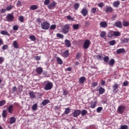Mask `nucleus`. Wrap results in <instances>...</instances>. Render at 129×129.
Returning a JSON list of instances; mask_svg holds the SVG:
<instances>
[{
  "label": "nucleus",
  "instance_id": "1",
  "mask_svg": "<svg viewBox=\"0 0 129 129\" xmlns=\"http://www.w3.org/2000/svg\"><path fill=\"white\" fill-rule=\"evenodd\" d=\"M41 27L42 30H48L50 28V23L47 21L44 22L41 24Z\"/></svg>",
  "mask_w": 129,
  "mask_h": 129
},
{
  "label": "nucleus",
  "instance_id": "2",
  "mask_svg": "<svg viewBox=\"0 0 129 129\" xmlns=\"http://www.w3.org/2000/svg\"><path fill=\"white\" fill-rule=\"evenodd\" d=\"M69 29H70V24H66L62 29V33L64 34H67L69 32Z\"/></svg>",
  "mask_w": 129,
  "mask_h": 129
},
{
  "label": "nucleus",
  "instance_id": "3",
  "mask_svg": "<svg viewBox=\"0 0 129 129\" xmlns=\"http://www.w3.org/2000/svg\"><path fill=\"white\" fill-rule=\"evenodd\" d=\"M125 107L123 105H120L117 108V112L119 114H122L124 112Z\"/></svg>",
  "mask_w": 129,
  "mask_h": 129
},
{
  "label": "nucleus",
  "instance_id": "4",
  "mask_svg": "<svg viewBox=\"0 0 129 129\" xmlns=\"http://www.w3.org/2000/svg\"><path fill=\"white\" fill-rule=\"evenodd\" d=\"M14 19L15 17L14 16V15H13L12 14H9L6 16V20L7 22H13Z\"/></svg>",
  "mask_w": 129,
  "mask_h": 129
},
{
  "label": "nucleus",
  "instance_id": "5",
  "mask_svg": "<svg viewBox=\"0 0 129 129\" xmlns=\"http://www.w3.org/2000/svg\"><path fill=\"white\" fill-rule=\"evenodd\" d=\"M52 88H53V84L50 82H48L44 87L45 90H51Z\"/></svg>",
  "mask_w": 129,
  "mask_h": 129
},
{
  "label": "nucleus",
  "instance_id": "6",
  "mask_svg": "<svg viewBox=\"0 0 129 129\" xmlns=\"http://www.w3.org/2000/svg\"><path fill=\"white\" fill-rule=\"evenodd\" d=\"M90 40L87 39L84 41L83 47L84 49H88L89 46L90 45Z\"/></svg>",
  "mask_w": 129,
  "mask_h": 129
},
{
  "label": "nucleus",
  "instance_id": "7",
  "mask_svg": "<svg viewBox=\"0 0 129 129\" xmlns=\"http://www.w3.org/2000/svg\"><path fill=\"white\" fill-rule=\"evenodd\" d=\"M81 113V111L80 110H76L72 113V114H73V116L74 117H77V116H79V115H80Z\"/></svg>",
  "mask_w": 129,
  "mask_h": 129
},
{
  "label": "nucleus",
  "instance_id": "8",
  "mask_svg": "<svg viewBox=\"0 0 129 129\" xmlns=\"http://www.w3.org/2000/svg\"><path fill=\"white\" fill-rule=\"evenodd\" d=\"M81 13L84 17H86L88 15V10L86 8H83L81 11Z\"/></svg>",
  "mask_w": 129,
  "mask_h": 129
},
{
  "label": "nucleus",
  "instance_id": "9",
  "mask_svg": "<svg viewBox=\"0 0 129 129\" xmlns=\"http://www.w3.org/2000/svg\"><path fill=\"white\" fill-rule=\"evenodd\" d=\"M36 72L37 73V74H39V75H41V74L43 73V68L41 67L36 68Z\"/></svg>",
  "mask_w": 129,
  "mask_h": 129
},
{
  "label": "nucleus",
  "instance_id": "10",
  "mask_svg": "<svg viewBox=\"0 0 129 129\" xmlns=\"http://www.w3.org/2000/svg\"><path fill=\"white\" fill-rule=\"evenodd\" d=\"M100 28H107V23L105 21L101 22L100 23Z\"/></svg>",
  "mask_w": 129,
  "mask_h": 129
},
{
  "label": "nucleus",
  "instance_id": "11",
  "mask_svg": "<svg viewBox=\"0 0 129 129\" xmlns=\"http://www.w3.org/2000/svg\"><path fill=\"white\" fill-rule=\"evenodd\" d=\"M115 26L117 27V28L121 29V28H122V24H121V21H118L115 23Z\"/></svg>",
  "mask_w": 129,
  "mask_h": 129
},
{
  "label": "nucleus",
  "instance_id": "12",
  "mask_svg": "<svg viewBox=\"0 0 129 129\" xmlns=\"http://www.w3.org/2000/svg\"><path fill=\"white\" fill-rule=\"evenodd\" d=\"M125 49L124 48H119L116 51L117 54H121V53H125Z\"/></svg>",
  "mask_w": 129,
  "mask_h": 129
},
{
  "label": "nucleus",
  "instance_id": "13",
  "mask_svg": "<svg viewBox=\"0 0 129 129\" xmlns=\"http://www.w3.org/2000/svg\"><path fill=\"white\" fill-rule=\"evenodd\" d=\"M62 57L64 58H67L68 56H69V50H66L61 55Z\"/></svg>",
  "mask_w": 129,
  "mask_h": 129
},
{
  "label": "nucleus",
  "instance_id": "14",
  "mask_svg": "<svg viewBox=\"0 0 129 129\" xmlns=\"http://www.w3.org/2000/svg\"><path fill=\"white\" fill-rule=\"evenodd\" d=\"M64 43L66 47H68V48L71 47V42H70V40L66 39L64 40Z\"/></svg>",
  "mask_w": 129,
  "mask_h": 129
},
{
  "label": "nucleus",
  "instance_id": "15",
  "mask_svg": "<svg viewBox=\"0 0 129 129\" xmlns=\"http://www.w3.org/2000/svg\"><path fill=\"white\" fill-rule=\"evenodd\" d=\"M113 92H114V93H116L117 92V91L116 90L117 88H118V85L117 84H115L113 86Z\"/></svg>",
  "mask_w": 129,
  "mask_h": 129
},
{
  "label": "nucleus",
  "instance_id": "16",
  "mask_svg": "<svg viewBox=\"0 0 129 129\" xmlns=\"http://www.w3.org/2000/svg\"><path fill=\"white\" fill-rule=\"evenodd\" d=\"M105 12L107 13H112V12H113V9H112V8L111 7H107L105 10Z\"/></svg>",
  "mask_w": 129,
  "mask_h": 129
},
{
  "label": "nucleus",
  "instance_id": "17",
  "mask_svg": "<svg viewBox=\"0 0 129 129\" xmlns=\"http://www.w3.org/2000/svg\"><path fill=\"white\" fill-rule=\"evenodd\" d=\"M56 6V2H54L52 3H51L50 5L48 6V8L49 10H52L53 8H55Z\"/></svg>",
  "mask_w": 129,
  "mask_h": 129
},
{
  "label": "nucleus",
  "instance_id": "18",
  "mask_svg": "<svg viewBox=\"0 0 129 129\" xmlns=\"http://www.w3.org/2000/svg\"><path fill=\"white\" fill-rule=\"evenodd\" d=\"M1 34H2V35H3L4 36H8V37H10V36H11V35L10 34V33H9L8 31L5 30H2L1 32Z\"/></svg>",
  "mask_w": 129,
  "mask_h": 129
},
{
  "label": "nucleus",
  "instance_id": "19",
  "mask_svg": "<svg viewBox=\"0 0 129 129\" xmlns=\"http://www.w3.org/2000/svg\"><path fill=\"white\" fill-rule=\"evenodd\" d=\"M48 103H50V100H49L48 99L44 100L41 102V104H42L43 106H45V105L48 104Z\"/></svg>",
  "mask_w": 129,
  "mask_h": 129
},
{
  "label": "nucleus",
  "instance_id": "20",
  "mask_svg": "<svg viewBox=\"0 0 129 129\" xmlns=\"http://www.w3.org/2000/svg\"><path fill=\"white\" fill-rule=\"evenodd\" d=\"M29 96L31 98L34 99V98H36V95H35V93L33 91L29 92Z\"/></svg>",
  "mask_w": 129,
  "mask_h": 129
},
{
  "label": "nucleus",
  "instance_id": "21",
  "mask_svg": "<svg viewBox=\"0 0 129 129\" xmlns=\"http://www.w3.org/2000/svg\"><path fill=\"white\" fill-rule=\"evenodd\" d=\"M16 119L15 117H11L10 118V124H13L16 122Z\"/></svg>",
  "mask_w": 129,
  "mask_h": 129
},
{
  "label": "nucleus",
  "instance_id": "22",
  "mask_svg": "<svg viewBox=\"0 0 129 129\" xmlns=\"http://www.w3.org/2000/svg\"><path fill=\"white\" fill-rule=\"evenodd\" d=\"M85 80H86L85 77H81L79 80V81L80 83L83 84L85 82Z\"/></svg>",
  "mask_w": 129,
  "mask_h": 129
},
{
  "label": "nucleus",
  "instance_id": "23",
  "mask_svg": "<svg viewBox=\"0 0 129 129\" xmlns=\"http://www.w3.org/2000/svg\"><path fill=\"white\" fill-rule=\"evenodd\" d=\"M96 104H97V101H95L94 102H92L91 103L90 108H95L96 106Z\"/></svg>",
  "mask_w": 129,
  "mask_h": 129
},
{
  "label": "nucleus",
  "instance_id": "24",
  "mask_svg": "<svg viewBox=\"0 0 129 129\" xmlns=\"http://www.w3.org/2000/svg\"><path fill=\"white\" fill-rule=\"evenodd\" d=\"M30 9L31 11H36V10L39 9V7L37 5H32L30 7Z\"/></svg>",
  "mask_w": 129,
  "mask_h": 129
},
{
  "label": "nucleus",
  "instance_id": "25",
  "mask_svg": "<svg viewBox=\"0 0 129 129\" xmlns=\"http://www.w3.org/2000/svg\"><path fill=\"white\" fill-rule=\"evenodd\" d=\"M115 63V60H114V59L112 58L108 62V64L110 65V66H113V65H114Z\"/></svg>",
  "mask_w": 129,
  "mask_h": 129
},
{
  "label": "nucleus",
  "instance_id": "26",
  "mask_svg": "<svg viewBox=\"0 0 129 129\" xmlns=\"http://www.w3.org/2000/svg\"><path fill=\"white\" fill-rule=\"evenodd\" d=\"M120 4V3L119 2V1H115L113 3V6L114 8H117L118 7V6H119Z\"/></svg>",
  "mask_w": 129,
  "mask_h": 129
},
{
  "label": "nucleus",
  "instance_id": "27",
  "mask_svg": "<svg viewBox=\"0 0 129 129\" xmlns=\"http://www.w3.org/2000/svg\"><path fill=\"white\" fill-rule=\"evenodd\" d=\"M13 46L15 49H19V43L17 41H14L13 43Z\"/></svg>",
  "mask_w": 129,
  "mask_h": 129
},
{
  "label": "nucleus",
  "instance_id": "28",
  "mask_svg": "<svg viewBox=\"0 0 129 129\" xmlns=\"http://www.w3.org/2000/svg\"><path fill=\"white\" fill-rule=\"evenodd\" d=\"M98 91L99 94H103L104 92H105V89L102 87H100Z\"/></svg>",
  "mask_w": 129,
  "mask_h": 129
},
{
  "label": "nucleus",
  "instance_id": "29",
  "mask_svg": "<svg viewBox=\"0 0 129 129\" xmlns=\"http://www.w3.org/2000/svg\"><path fill=\"white\" fill-rule=\"evenodd\" d=\"M88 112L87 110H85V109H83L82 111H81V114L82 115V116H84L85 115H86V114H87Z\"/></svg>",
  "mask_w": 129,
  "mask_h": 129
},
{
  "label": "nucleus",
  "instance_id": "30",
  "mask_svg": "<svg viewBox=\"0 0 129 129\" xmlns=\"http://www.w3.org/2000/svg\"><path fill=\"white\" fill-rule=\"evenodd\" d=\"M56 61L58 64H59V65H62V64H63V61H62L61 58L59 57H56Z\"/></svg>",
  "mask_w": 129,
  "mask_h": 129
},
{
  "label": "nucleus",
  "instance_id": "31",
  "mask_svg": "<svg viewBox=\"0 0 129 129\" xmlns=\"http://www.w3.org/2000/svg\"><path fill=\"white\" fill-rule=\"evenodd\" d=\"M100 36L101 38H105L106 37V32L102 31L100 34Z\"/></svg>",
  "mask_w": 129,
  "mask_h": 129
},
{
  "label": "nucleus",
  "instance_id": "32",
  "mask_svg": "<svg viewBox=\"0 0 129 129\" xmlns=\"http://www.w3.org/2000/svg\"><path fill=\"white\" fill-rule=\"evenodd\" d=\"M121 42H122V43H123L124 44H125L126 43H128L129 38H124L123 39L121 40Z\"/></svg>",
  "mask_w": 129,
  "mask_h": 129
},
{
  "label": "nucleus",
  "instance_id": "33",
  "mask_svg": "<svg viewBox=\"0 0 129 129\" xmlns=\"http://www.w3.org/2000/svg\"><path fill=\"white\" fill-rule=\"evenodd\" d=\"M107 36L109 38H112L114 37L113 31H111L108 32Z\"/></svg>",
  "mask_w": 129,
  "mask_h": 129
},
{
  "label": "nucleus",
  "instance_id": "34",
  "mask_svg": "<svg viewBox=\"0 0 129 129\" xmlns=\"http://www.w3.org/2000/svg\"><path fill=\"white\" fill-rule=\"evenodd\" d=\"M79 7H80V4L79 3H75L74 5V8L76 11H77V10L79 9Z\"/></svg>",
  "mask_w": 129,
  "mask_h": 129
},
{
  "label": "nucleus",
  "instance_id": "35",
  "mask_svg": "<svg viewBox=\"0 0 129 129\" xmlns=\"http://www.w3.org/2000/svg\"><path fill=\"white\" fill-rule=\"evenodd\" d=\"M113 35L114 37H119L120 36V32L119 31H113Z\"/></svg>",
  "mask_w": 129,
  "mask_h": 129
},
{
  "label": "nucleus",
  "instance_id": "36",
  "mask_svg": "<svg viewBox=\"0 0 129 129\" xmlns=\"http://www.w3.org/2000/svg\"><path fill=\"white\" fill-rule=\"evenodd\" d=\"M13 105H10L9 106L8 108V111L10 113H13Z\"/></svg>",
  "mask_w": 129,
  "mask_h": 129
},
{
  "label": "nucleus",
  "instance_id": "37",
  "mask_svg": "<svg viewBox=\"0 0 129 129\" xmlns=\"http://www.w3.org/2000/svg\"><path fill=\"white\" fill-rule=\"evenodd\" d=\"M109 45H110V46H114V45H115V44H116V41H115V40H111L109 42Z\"/></svg>",
  "mask_w": 129,
  "mask_h": 129
},
{
  "label": "nucleus",
  "instance_id": "38",
  "mask_svg": "<svg viewBox=\"0 0 129 129\" xmlns=\"http://www.w3.org/2000/svg\"><path fill=\"white\" fill-rule=\"evenodd\" d=\"M7 115H8V114H7V110H4L2 113L3 117H4V118H7Z\"/></svg>",
  "mask_w": 129,
  "mask_h": 129
},
{
  "label": "nucleus",
  "instance_id": "39",
  "mask_svg": "<svg viewBox=\"0 0 129 129\" xmlns=\"http://www.w3.org/2000/svg\"><path fill=\"white\" fill-rule=\"evenodd\" d=\"M123 23V26L124 27H128L129 26V22L126 21H123L122 22Z\"/></svg>",
  "mask_w": 129,
  "mask_h": 129
},
{
  "label": "nucleus",
  "instance_id": "40",
  "mask_svg": "<svg viewBox=\"0 0 129 129\" xmlns=\"http://www.w3.org/2000/svg\"><path fill=\"white\" fill-rule=\"evenodd\" d=\"M79 24H74L73 25V28L74 30H78L79 29Z\"/></svg>",
  "mask_w": 129,
  "mask_h": 129
},
{
  "label": "nucleus",
  "instance_id": "41",
  "mask_svg": "<svg viewBox=\"0 0 129 129\" xmlns=\"http://www.w3.org/2000/svg\"><path fill=\"white\" fill-rule=\"evenodd\" d=\"M38 108V105L37 104H34L33 105L32 107V110H37V108Z\"/></svg>",
  "mask_w": 129,
  "mask_h": 129
},
{
  "label": "nucleus",
  "instance_id": "42",
  "mask_svg": "<svg viewBox=\"0 0 129 129\" xmlns=\"http://www.w3.org/2000/svg\"><path fill=\"white\" fill-rule=\"evenodd\" d=\"M56 37H57V38H59V39H63V38H64V35L60 33H57Z\"/></svg>",
  "mask_w": 129,
  "mask_h": 129
},
{
  "label": "nucleus",
  "instance_id": "43",
  "mask_svg": "<svg viewBox=\"0 0 129 129\" xmlns=\"http://www.w3.org/2000/svg\"><path fill=\"white\" fill-rule=\"evenodd\" d=\"M29 39L31 41H36V37H35V35H33L29 36Z\"/></svg>",
  "mask_w": 129,
  "mask_h": 129
},
{
  "label": "nucleus",
  "instance_id": "44",
  "mask_svg": "<svg viewBox=\"0 0 129 129\" xmlns=\"http://www.w3.org/2000/svg\"><path fill=\"white\" fill-rule=\"evenodd\" d=\"M64 113L65 114H69L70 113V108L69 107L66 108Z\"/></svg>",
  "mask_w": 129,
  "mask_h": 129
},
{
  "label": "nucleus",
  "instance_id": "45",
  "mask_svg": "<svg viewBox=\"0 0 129 129\" xmlns=\"http://www.w3.org/2000/svg\"><path fill=\"white\" fill-rule=\"evenodd\" d=\"M104 61L105 62V63L108 62V61H109V57L108 56H106L104 57Z\"/></svg>",
  "mask_w": 129,
  "mask_h": 129
},
{
  "label": "nucleus",
  "instance_id": "46",
  "mask_svg": "<svg viewBox=\"0 0 129 129\" xmlns=\"http://www.w3.org/2000/svg\"><path fill=\"white\" fill-rule=\"evenodd\" d=\"M89 26H90V21H86L85 22V27H89Z\"/></svg>",
  "mask_w": 129,
  "mask_h": 129
},
{
  "label": "nucleus",
  "instance_id": "47",
  "mask_svg": "<svg viewBox=\"0 0 129 129\" xmlns=\"http://www.w3.org/2000/svg\"><path fill=\"white\" fill-rule=\"evenodd\" d=\"M67 19L69 20V21H74V18L71 17L70 16H67Z\"/></svg>",
  "mask_w": 129,
  "mask_h": 129
},
{
  "label": "nucleus",
  "instance_id": "48",
  "mask_svg": "<svg viewBox=\"0 0 129 129\" xmlns=\"http://www.w3.org/2000/svg\"><path fill=\"white\" fill-rule=\"evenodd\" d=\"M13 31H18L19 30V26L18 25H14L13 27Z\"/></svg>",
  "mask_w": 129,
  "mask_h": 129
},
{
  "label": "nucleus",
  "instance_id": "49",
  "mask_svg": "<svg viewBox=\"0 0 129 129\" xmlns=\"http://www.w3.org/2000/svg\"><path fill=\"white\" fill-rule=\"evenodd\" d=\"M50 4V0H45L44 2V6H48Z\"/></svg>",
  "mask_w": 129,
  "mask_h": 129
},
{
  "label": "nucleus",
  "instance_id": "50",
  "mask_svg": "<svg viewBox=\"0 0 129 129\" xmlns=\"http://www.w3.org/2000/svg\"><path fill=\"white\" fill-rule=\"evenodd\" d=\"M6 104V100H3L2 101H0V106H3Z\"/></svg>",
  "mask_w": 129,
  "mask_h": 129
},
{
  "label": "nucleus",
  "instance_id": "51",
  "mask_svg": "<svg viewBox=\"0 0 129 129\" xmlns=\"http://www.w3.org/2000/svg\"><path fill=\"white\" fill-rule=\"evenodd\" d=\"M80 57H81V53L78 52L76 55V58L77 60H79V59H80Z\"/></svg>",
  "mask_w": 129,
  "mask_h": 129
},
{
  "label": "nucleus",
  "instance_id": "52",
  "mask_svg": "<svg viewBox=\"0 0 129 129\" xmlns=\"http://www.w3.org/2000/svg\"><path fill=\"white\" fill-rule=\"evenodd\" d=\"M96 57L98 60H101V58H102V54H101V55H97Z\"/></svg>",
  "mask_w": 129,
  "mask_h": 129
},
{
  "label": "nucleus",
  "instance_id": "53",
  "mask_svg": "<svg viewBox=\"0 0 129 129\" xmlns=\"http://www.w3.org/2000/svg\"><path fill=\"white\" fill-rule=\"evenodd\" d=\"M12 9H13V6L12 5H10L6 8L7 11H11V10H12Z\"/></svg>",
  "mask_w": 129,
  "mask_h": 129
},
{
  "label": "nucleus",
  "instance_id": "54",
  "mask_svg": "<svg viewBox=\"0 0 129 129\" xmlns=\"http://www.w3.org/2000/svg\"><path fill=\"white\" fill-rule=\"evenodd\" d=\"M5 61V58L3 57H0V65L1 64H3Z\"/></svg>",
  "mask_w": 129,
  "mask_h": 129
},
{
  "label": "nucleus",
  "instance_id": "55",
  "mask_svg": "<svg viewBox=\"0 0 129 129\" xmlns=\"http://www.w3.org/2000/svg\"><path fill=\"white\" fill-rule=\"evenodd\" d=\"M19 20L20 21V22H21V23H23L24 22V17L23 16H20L19 17Z\"/></svg>",
  "mask_w": 129,
  "mask_h": 129
},
{
  "label": "nucleus",
  "instance_id": "56",
  "mask_svg": "<svg viewBox=\"0 0 129 129\" xmlns=\"http://www.w3.org/2000/svg\"><path fill=\"white\" fill-rule=\"evenodd\" d=\"M102 107H99L97 108L96 110H97V112H100V111H101V110H102Z\"/></svg>",
  "mask_w": 129,
  "mask_h": 129
},
{
  "label": "nucleus",
  "instance_id": "57",
  "mask_svg": "<svg viewBox=\"0 0 129 129\" xmlns=\"http://www.w3.org/2000/svg\"><path fill=\"white\" fill-rule=\"evenodd\" d=\"M34 59H35V60H36L37 61H40V60H41V56H35L34 57Z\"/></svg>",
  "mask_w": 129,
  "mask_h": 129
},
{
  "label": "nucleus",
  "instance_id": "58",
  "mask_svg": "<svg viewBox=\"0 0 129 129\" xmlns=\"http://www.w3.org/2000/svg\"><path fill=\"white\" fill-rule=\"evenodd\" d=\"M98 6L99 8H103V7H104V4L103 3H100L98 4Z\"/></svg>",
  "mask_w": 129,
  "mask_h": 129
},
{
  "label": "nucleus",
  "instance_id": "59",
  "mask_svg": "<svg viewBox=\"0 0 129 129\" xmlns=\"http://www.w3.org/2000/svg\"><path fill=\"white\" fill-rule=\"evenodd\" d=\"M69 93L68 91L63 90V95H68Z\"/></svg>",
  "mask_w": 129,
  "mask_h": 129
},
{
  "label": "nucleus",
  "instance_id": "60",
  "mask_svg": "<svg viewBox=\"0 0 129 129\" xmlns=\"http://www.w3.org/2000/svg\"><path fill=\"white\" fill-rule=\"evenodd\" d=\"M50 30H54L56 29V25H52L50 27Z\"/></svg>",
  "mask_w": 129,
  "mask_h": 129
},
{
  "label": "nucleus",
  "instance_id": "61",
  "mask_svg": "<svg viewBox=\"0 0 129 129\" xmlns=\"http://www.w3.org/2000/svg\"><path fill=\"white\" fill-rule=\"evenodd\" d=\"M9 47L8 45H4L3 46V50H7V49Z\"/></svg>",
  "mask_w": 129,
  "mask_h": 129
},
{
  "label": "nucleus",
  "instance_id": "62",
  "mask_svg": "<svg viewBox=\"0 0 129 129\" xmlns=\"http://www.w3.org/2000/svg\"><path fill=\"white\" fill-rule=\"evenodd\" d=\"M23 85H20L18 87V89L19 91H23Z\"/></svg>",
  "mask_w": 129,
  "mask_h": 129
},
{
  "label": "nucleus",
  "instance_id": "63",
  "mask_svg": "<svg viewBox=\"0 0 129 129\" xmlns=\"http://www.w3.org/2000/svg\"><path fill=\"white\" fill-rule=\"evenodd\" d=\"M98 84L97 82L93 83L92 84V87H95V86H97Z\"/></svg>",
  "mask_w": 129,
  "mask_h": 129
},
{
  "label": "nucleus",
  "instance_id": "64",
  "mask_svg": "<svg viewBox=\"0 0 129 129\" xmlns=\"http://www.w3.org/2000/svg\"><path fill=\"white\" fill-rule=\"evenodd\" d=\"M92 12L93 14H95V13L96 12V8H93L92 9Z\"/></svg>",
  "mask_w": 129,
  "mask_h": 129
}]
</instances>
